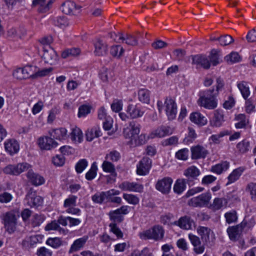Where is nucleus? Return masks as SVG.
<instances>
[{
  "instance_id": "3",
  "label": "nucleus",
  "mask_w": 256,
  "mask_h": 256,
  "mask_svg": "<svg viewBox=\"0 0 256 256\" xmlns=\"http://www.w3.org/2000/svg\"><path fill=\"white\" fill-rule=\"evenodd\" d=\"M18 217V212L14 210H10L4 214L2 222L8 234H12L16 231Z\"/></svg>"
},
{
  "instance_id": "10",
  "label": "nucleus",
  "mask_w": 256,
  "mask_h": 256,
  "mask_svg": "<svg viewBox=\"0 0 256 256\" xmlns=\"http://www.w3.org/2000/svg\"><path fill=\"white\" fill-rule=\"evenodd\" d=\"M44 54L42 58L46 63L54 64L58 61V55L56 51L50 46L42 47Z\"/></svg>"
},
{
  "instance_id": "21",
  "label": "nucleus",
  "mask_w": 256,
  "mask_h": 256,
  "mask_svg": "<svg viewBox=\"0 0 256 256\" xmlns=\"http://www.w3.org/2000/svg\"><path fill=\"white\" fill-rule=\"evenodd\" d=\"M119 187L123 190L141 192H142L144 186L142 184L136 182H122Z\"/></svg>"
},
{
  "instance_id": "18",
  "label": "nucleus",
  "mask_w": 256,
  "mask_h": 256,
  "mask_svg": "<svg viewBox=\"0 0 256 256\" xmlns=\"http://www.w3.org/2000/svg\"><path fill=\"white\" fill-rule=\"evenodd\" d=\"M192 158V160H198L204 158L208 154V151L203 146L197 145L191 147Z\"/></svg>"
},
{
  "instance_id": "5",
  "label": "nucleus",
  "mask_w": 256,
  "mask_h": 256,
  "mask_svg": "<svg viewBox=\"0 0 256 256\" xmlns=\"http://www.w3.org/2000/svg\"><path fill=\"white\" fill-rule=\"evenodd\" d=\"M31 166L28 163L23 162L16 165L9 164L4 168V172L6 174L18 176L22 172L28 170Z\"/></svg>"
},
{
  "instance_id": "33",
  "label": "nucleus",
  "mask_w": 256,
  "mask_h": 256,
  "mask_svg": "<svg viewBox=\"0 0 256 256\" xmlns=\"http://www.w3.org/2000/svg\"><path fill=\"white\" fill-rule=\"evenodd\" d=\"M244 169L242 168H238L234 170L228 176V182L226 184L228 186L230 184H232L240 178V176L243 172Z\"/></svg>"
},
{
  "instance_id": "43",
  "label": "nucleus",
  "mask_w": 256,
  "mask_h": 256,
  "mask_svg": "<svg viewBox=\"0 0 256 256\" xmlns=\"http://www.w3.org/2000/svg\"><path fill=\"white\" fill-rule=\"evenodd\" d=\"M226 222L228 224L236 222L238 220V216L235 210H232L226 212L224 214Z\"/></svg>"
},
{
  "instance_id": "48",
  "label": "nucleus",
  "mask_w": 256,
  "mask_h": 256,
  "mask_svg": "<svg viewBox=\"0 0 256 256\" xmlns=\"http://www.w3.org/2000/svg\"><path fill=\"white\" fill-rule=\"evenodd\" d=\"M13 76L18 80H23L28 78V75L26 74L24 68H18L13 72Z\"/></svg>"
},
{
  "instance_id": "59",
  "label": "nucleus",
  "mask_w": 256,
  "mask_h": 256,
  "mask_svg": "<svg viewBox=\"0 0 256 256\" xmlns=\"http://www.w3.org/2000/svg\"><path fill=\"white\" fill-rule=\"evenodd\" d=\"M188 150L187 148H183L179 150L176 154V157L179 160H186L188 158Z\"/></svg>"
},
{
  "instance_id": "30",
  "label": "nucleus",
  "mask_w": 256,
  "mask_h": 256,
  "mask_svg": "<svg viewBox=\"0 0 256 256\" xmlns=\"http://www.w3.org/2000/svg\"><path fill=\"white\" fill-rule=\"evenodd\" d=\"M190 118L192 122L201 126L206 124L208 122L206 118L198 112L192 113Z\"/></svg>"
},
{
  "instance_id": "32",
  "label": "nucleus",
  "mask_w": 256,
  "mask_h": 256,
  "mask_svg": "<svg viewBox=\"0 0 256 256\" xmlns=\"http://www.w3.org/2000/svg\"><path fill=\"white\" fill-rule=\"evenodd\" d=\"M188 237L192 244L194 247V252L197 254H201L203 252L204 248L200 246V242L199 238L192 234H189Z\"/></svg>"
},
{
  "instance_id": "54",
  "label": "nucleus",
  "mask_w": 256,
  "mask_h": 256,
  "mask_svg": "<svg viewBox=\"0 0 256 256\" xmlns=\"http://www.w3.org/2000/svg\"><path fill=\"white\" fill-rule=\"evenodd\" d=\"M208 59L210 60V63H212V64L214 66H216L220 62V56L217 52L214 50H212Z\"/></svg>"
},
{
  "instance_id": "55",
  "label": "nucleus",
  "mask_w": 256,
  "mask_h": 256,
  "mask_svg": "<svg viewBox=\"0 0 256 256\" xmlns=\"http://www.w3.org/2000/svg\"><path fill=\"white\" fill-rule=\"evenodd\" d=\"M236 119L238 122L235 124L236 128H242L246 126V116L244 114H240L236 116Z\"/></svg>"
},
{
  "instance_id": "17",
  "label": "nucleus",
  "mask_w": 256,
  "mask_h": 256,
  "mask_svg": "<svg viewBox=\"0 0 256 256\" xmlns=\"http://www.w3.org/2000/svg\"><path fill=\"white\" fill-rule=\"evenodd\" d=\"M26 177L29 182L34 186H39L43 184L45 180L43 176L38 174L35 173L30 168L28 170Z\"/></svg>"
},
{
  "instance_id": "42",
  "label": "nucleus",
  "mask_w": 256,
  "mask_h": 256,
  "mask_svg": "<svg viewBox=\"0 0 256 256\" xmlns=\"http://www.w3.org/2000/svg\"><path fill=\"white\" fill-rule=\"evenodd\" d=\"M80 50L78 48L66 49L62 53V57L66 58L70 56H77L80 54Z\"/></svg>"
},
{
  "instance_id": "36",
  "label": "nucleus",
  "mask_w": 256,
  "mask_h": 256,
  "mask_svg": "<svg viewBox=\"0 0 256 256\" xmlns=\"http://www.w3.org/2000/svg\"><path fill=\"white\" fill-rule=\"evenodd\" d=\"M230 164L226 161L222 162L212 168V171L217 174H220L223 172L226 171L229 168Z\"/></svg>"
},
{
  "instance_id": "58",
  "label": "nucleus",
  "mask_w": 256,
  "mask_h": 256,
  "mask_svg": "<svg viewBox=\"0 0 256 256\" xmlns=\"http://www.w3.org/2000/svg\"><path fill=\"white\" fill-rule=\"evenodd\" d=\"M78 197L76 196H70L68 198L64 200V208H69L75 206H76V200Z\"/></svg>"
},
{
  "instance_id": "52",
  "label": "nucleus",
  "mask_w": 256,
  "mask_h": 256,
  "mask_svg": "<svg viewBox=\"0 0 256 256\" xmlns=\"http://www.w3.org/2000/svg\"><path fill=\"white\" fill-rule=\"evenodd\" d=\"M91 106L88 105L83 104L80 106L78 108V117H85L86 115L90 113Z\"/></svg>"
},
{
  "instance_id": "39",
  "label": "nucleus",
  "mask_w": 256,
  "mask_h": 256,
  "mask_svg": "<svg viewBox=\"0 0 256 256\" xmlns=\"http://www.w3.org/2000/svg\"><path fill=\"white\" fill-rule=\"evenodd\" d=\"M124 52V49L120 45H115L111 46L110 49V54L116 58H120Z\"/></svg>"
},
{
  "instance_id": "6",
  "label": "nucleus",
  "mask_w": 256,
  "mask_h": 256,
  "mask_svg": "<svg viewBox=\"0 0 256 256\" xmlns=\"http://www.w3.org/2000/svg\"><path fill=\"white\" fill-rule=\"evenodd\" d=\"M200 174L199 169L194 166L188 168L184 172V175L186 177L184 179L190 186L194 184L195 180H198V177Z\"/></svg>"
},
{
  "instance_id": "4",
  "label": "nucleus",
  "mask_w": 256,
  "mask_h": 256,
  "mask_svg": "<svg viewBox=\"0 0 256 256\" xmlns=\"http://www.w3.org/2000/svg\"><path fill=\"white\" fill-rule=\"evenodd\" d=\"M140 129V124L136 121L132 120L129 122L126 128H124V136L126 138L132 142L133 140H135L139 134Z\"/></svg>"
},
{
  "instance_id": "23",
  "label": "nucleus",
  "mask_w": 256,
  "mask_h": 256,
  "mask_svg": "<svg viewBox=\"0 0 256 256\" xmlns=\"http://www.w3.org/2000/svg\"><path fill=\"white\" fill-rule=\"evenodd\" d=\"M106 194V202H110L120 204L122 202V198L120 197L116 196L120 194V192L115 189H111L105 192Z\"/></svg>"
},
{
  "instance_id": "63",
  "label": "nucleus",
  "mask_w": 256,
  "mask_h": 256,
  "mask_svg": "<svg viewBox=\"0 0 256 256\" xmlns=\"http://www.w3.org/2000/svg\"><path fill=\"white\" fill-rule=\"evenodd\" d=\"M65 162V158L63 155H57L52 158V162L56 166H61Z\"/></svg>"
},
{
  "instance_id": "57",
  "label": "nucleus",
  "mask_w": 256,
  "mask_h": 256,
  "mask_svg": "<svg viewBox=\"0 0 256 256\" xmlns=\"http://www.w3.org/2000/svg\"><path fill=\"white\" fill-rule=\"evenodd\" d=\"M88 163L86 159L80 160L76 164L75 168L78 173H81L88 166Z\"/></svg>"
},
{
  "instance_id": "25",
  "label": "nucleus",
  "mask_w": 256,
  "mask_h": 256,
  "mask_svg": "<svg viewBox=\"0 0 256 256\" xmlns=\"http://www.w3.org/2000/svg\"><path fill=\"white\" fill-rule=\"evenodd\" d=\"M172 132L173 130L170 126H162L152 134V138H163L166 136L172 134Z\"/></svg>"
},
{
  "instance_id": "8",
  "label": "nucleus",
  "mask_w": 256,
  "mask_h": 256,
  "mask_svg": "<svg viewBox=\"0 0 256 256\" xmlns=\"http://www.w3.org/2000/svg\"><path fill=\"white\" fill-rule=\"evenodd\" d=\"M164 105L168 120H174L177 113V106L174 100L170 98H167L165 100Z\"/></svg>"
},
{
  "instance_id": "45",
  "label": "nucleus",
  "mask_w": 256,
  "mask_h": 256,
  "mask_svg": "<svg viewBox=\"0 0 256 256\" xmlns=\"http://www.w3.org/2000/svg\"><path fill=\"white\" fill-rule=\"evenodd\" d=\"M70 138L72 140L80 142L82 138V133L81 130L77 127L73 128L70 132Z\"/></svg>"
},
{
  "instance_id": "31",
  "label": "nucleus",
  "mask_w": 256,
  "mask_h": 256,
  "mask_svg": "<svg viewBox=\"0 0 256 256\" xmlns=\"http://www.w3.org/2000/svg\"><path fill=\"white\" fill-rule=\"evenodd\" d=\"M50 134L54 138L62 140L67 138V130L64 128L54 129L50 132Z\"/></svg>"
},
{
  "instance_id": "20",
  "label": "nucleus",
  "mask_w": 256,
  "mask_h": 256,
  "mask_svg": "<svg viewBox=\"0 0 256 256\" xmlns=\"http://www.w3.org/2000/svg\"><path fill=\"white\" fill-rule=\"evenodd\" d=\"M4 149L10 156L17 154L20 150V146L18 142L14 139L7 140L4 142Z\"/></svg>"
},
{
  "instance_id": "49",
  "label": "nucleus",
  "mask_w": 256,
  "mask_h": 256,
  "mask_svg": "<svg viewBox=\"0 0 256 256\" xmlns=\"http://www.w3.org/2000/svg\"><path fill=\"white\" fill-rule=\"evenodd\" d=\"M97 166L96 162H94L90 170L86 173V178L88 180H91L95 178L96 176Z\"/></svg>"
},
{
  "instance_id": "11",
  "label": "nucleus",
  "mask_w": 256,
  "mask_h": 256,
  "mask_svg": "<svg viewBox=\"0 0 256 256\" xmlns=\"http://www.w3.org/2000/svg\"><path fill=\"white\" fill-rule=\"evenodd\" d=\"M126 112L131 118L136 119L142 117L145 110L139 104H130L127 107Z\"/></svg>"
},
{
  "instance_id": "2",
  "label": "nucleus",
  "mask_w": 256,
  "mask_h": 256,
  "mask_svg": "<svg viewBox=\"0 0 256 256\" xmlns=\"http://www.w3.org/2000/svg\"><path fill=\"white\" fill-rule=\"evenodd\" d=\"M164 234V230L163 228L160 225H155L148 230L140 232L139 236L142 240H152L156 242L162 240Z\"/></svg>"
},
{
  "instance_id": "15",
  "label": "nucleus",
  "mask_w": 256,
  "mask_h": 256,
  "mask_svg": "<svg viewBox=\"0 0 256 256\" xmlns=\"http://www.w3.org/2000/svg\"><path fill=\"white\" fill-rule=\"evenodd\" d=\"M54 0H33L32 6L38 7V12L40 13H45L51 8Z\"/></svg>"
},
{
  "instance_id": "14",
  "label": "nucleus",
  "mask_w": 256,
  "mask_h": 256,
  "mask_svg": "<svg viewBox=\"0 0 256 256\" xmlns=\"http://www.w3.org/2000/svg\"><path fill=\"white\" fill-rule=\"evenodd\" d=\"M172 182V180L170 178H164L157 182L156 188L163 194H168L170 191Z\"/></svg>"
},
{
  "instance_id": "60",
  "label": "nucleus",
  "mask_w": 256,
  "mask_h": 256,
  "mask_svg": "<svg viewBox=\"0 0 256 256\" xmlns=\"http://www.w3.org/2000/svg\"><path fill=\"white\" fill-rule=\"evenodd\" d=\"M178 142V138L176 136H172L164 140L162 144L164 146H168L176 145Z\"/></svg>"
},
{
  "instance_id": "56",
  "label": "nucleus",
  "mask_w": 256,
  "mask_h": 256,
  "mask_svg": "<svg viewBox=\"0 0 256 256\" xmlns=\"http://www.w3.org/2000/svg\"><path fill=\"white\" fill-rule=\"evenodd\" d=\"M218 40L221 46H226L230 44L234 40L230 35L226 34L218 38Z\"/></svg>"
},
{
  "instance_id": "50",
  "label": "nucleus",
  "mask_w": 256,
  "mask_h": 256,
  "mask_svg": "<svg viewBox=\"0 0 256 256\" xmlns=\"http://www.w3.org/2000/svg\"><path fill=\"white\" fill-rule=\"evenodd\" d=\"M105 196V192H97L92 196V200L95 203L101 204L106 202Z\"/></svg>"
},
{
  "instance_id": "41",
  "label": "nucleus",
  "mask_w": 256,
  "mask_h": 256,
  "mask_svg": "<svg viewBox=\"0 0 256 256\" xmlns=\"http://www.w3.org/2000/svg\"><path fill=\"white\" fill-rule=\"evenodd\" d=\"M246 190L250 193L252 200L256 202V182L248 183L246 186Z\"/></svg>"
},
{
  "instance_id": "35",
  "label": "nucleus",
  "mask_w": 256,
  "mask_h": 256,
  "mask_svg": "<svg viewBox=\"0 0 256 256\" xmlns=\"http://www.w3.org/2000/svg\"><path fill=\"white\" fill-rule=\"evenodd\" d=\"M138 98L140 102L144 104H149L150 101V92L146 88H142L138 92Z\"/></svg>"
},
{
  "instance_id": "62",
  "label": "nucleus",
  "mask_w": 256,
  "mask_h": 256,
  "mask_svg": "<svg viewBox=\"0 0 256 256\" xmlns=\"http://www.w3.org/2000/svg\"><path fill=\"white\" fill-rule=\"evenodd\" d=\"M110 228V231L115 234L118 238H122L123 236V234L121 230L117 226L116 224L110 223L109 225Z\"/></svg>"
},
{
  "instance_id": "19",
  "label": "nucleus",
  "mask_w": 256,
  "mask_h": 256,
  "mask_svg": "<svg viewBox=\"0 0 256 256\" xmlns=\"http://www.w3.org/2000/svg\"><path fill=\"white\" fill-rule=\"evenodd\" d=\"M173 224L178 226L180 228L188 230L192 228L194 222L190 216H184L180 217L178 220L174 222Z\"/></svg>"
},
{
  "instance_id": "53",
  "label": "nucleus",
  "mask_w": 256,
  "mask_h": 256,
  "mask_svg": "<svg viewBox=\"0 0 256 256\" xmlns=\"http://www.w3.org/2000/svg\"><path fill=\"white\" fill-rule=\"evenodd\" d=\"M125 42L128 45L135 46L138 44L137 38L132 34H126V36H124V39L122 40V42Z\"/></svg>"
},
{
  "instance_id": "22",
  "label": "nucleus",
  "mask_w": 256,
  "mask_h": 256,
  "mask_svg": "<svg viewBox=\"0 0 256 256\" xmlns=\"http://www.w3.org/2000/svg\"><path fill=\"white\" fill-rule=\"evenodd\" d=\"M94 54L96 56H104L108 53V46L103 40L98 39L94 43Z\"/></svg>"
},
{
  "instance_id": "1",
  "label": "nucleus",
  "mask_w": 256,
  "mask_h": 256,
  "mask_svg": "<svg viewBox=\"0 0 256 256\" xmlns=\"http://www.w3.org/2000/svg\"><path fill=\"white\" fill-rule=\"evenodd\" d=\"M214 88L201 92L198 100V104L208 110H214L217 107V92L214 93Z\"/></svg>"
},
{
  "instance_id": "7",
  "label": "nucleus",
  "mask_w": 256,
  "mask_h": 256,
  "mask_svg": "<svg viewBox=\"0 0 256 256\" xmlns=\"http://www.w3.org/2000/svg\"><path fill=\"white\" fill-rule=\"evenodd\" d=\"M211 198V194L206 192L201 194L198 196L194 197L188 201V204L194 207H202L208 206Z\"/></svg>"
},
{
  "instance_id": "28",
  "label": "nucleus",
  "mask_w": 256,
  "mask_h": 256,
  "mask_svg": "<svg viewBox=\"0 0 256 256\" xmlns=\"http://www.w3.org/2000/svg\"><path fill=\"white\" fill-rule=\"evenodd\" d=\"M88 237L84 236L75 240L72 244L68 252L70 254L78 251L83 248L88 240Z\"/></svg>"
},
{
  "instance_id": "26",
  "label": "nucleus",
  "mask_w": 256,
  "mask_h": 256,
  "mask_svg": "<svg viewBox=\"0 0 256 256\" xmlns=\"http://www.w3.org/2000/svg\"><path fill=\"white\" fill-rule=\"evenodd\" d=\"M224 122V114L222 110H216L214 111V116L210 121L212 126L215 127L220 126Z\"/></svg>"
},
{
  "instance_id": "27",
  "label": "nucleus",
  "mask_w": 256,
  "mask_h": 256,
  "mask_svg": "<svg viewBox=\"0 0 256 256\" xmlns=\"http://www.w3.org/2000/svg\"><path fill=\"white\" fill-rule=\"evenodd\" d=\"M227 203L228 202L226 198H216L214 200L212 203L209 205L208 208L216 212L226 207Z\"/></svg>"
},
{
  "instance_id": "12",
  "label": "nucleus",
  "mask_w": 256,
  "mask_h": 256,
  "mask_svg": "<svg viewBox=\"0 0 256 256\" xmlns=\"http://www.w3.org/2000/svg\"><path fill=\"white\" fill-rule=\"evenodd\" d=\"M192 64L208 70L210 68V63L208 58L206 55L196 54L192 56Z\"/></svg>"
},
{
  "instance_id": "46",
  "label": "nucleus",
  "mask_w": 256,
  "mask_h": 256,
  "mask_svg": "<svg viewBox=\"0 0 256 256\" xmlns=\"http://www.w3.org/2000/svg\"><path fill=\"white\" fill-rule=\"evenodd\" d=\"M197 231L202 240L206 241L209 239V236L211 231L209 228L205 226H199Z\"/></svg>"
},
{
  "instance_id": "29",
  "label": "nucleus",
  "mask_w": 256,
  "mask_h": 256,
  "mask_svg": "<svg viewBox=\"0 0 256 256\" xmlns=\"http://www.w3.org/2000/svg\"><path fill=\"white\" fill-rule=\"evenodd\" d=\"M243 229V224H238L236 226L229 227L227 229V232L232 240H236L240 234V232Z\"/></svg>"
},
{
  "instance_id": "38",
  "label": "nucleus",
  "mask_w": 256,
  "mask_h": 256,
  "mask_svg": "<svg viewBox=\"0 0 256 256\" xmlns=\"http://www.w3.org/2000/svg\"><path fill=\"white\" fill-rule=\"evenodd\" d=\"M236 148L242 154L247 152L251 148L250 142L246 140L238 142L236 145Z\"/></svg>"
},
{
  "instance_id": "34",
  "label": "nucleus",
  "mask_w": 256,
  "mask_h": 256,
  "mask_svg": "<svg viewBox=\"0 0 256 256\" xmlns=\"http://www.w3.org/2000/svg\"><path fill=\"white\" fill-rule=\"evenodd\" d=\"M237 86L240 90L243 98L244 100H246L250 94L248 83L245 81H242L238 83Z\"/></svg>"
},
{
  "instance_id": "47",
  "label": "nucleus",
  "mask_w": 256,
  "mask_h": 256,
  "mask_svg": "<svg viewBox=\"0 0 256 256\" xmlns=\"http://www.w3.org/2000/svg\"><path fill=\"white\" fill-rule=\"evenodd\" d=\"M123 198L128 203L130 204L136 205L139 203V198L135 195L124 194Z\"/></svg>"
},
{
  "instance_id": "13",
  "label": "nucleus",
  "mask_w": 256,
  "mask_h": 256,
  "mask_svg": "<svg viewBox=\"0 0 256 256\" xmlns=\"http://www.w3.org/2000/svg\"><path fill=\"white\" fill-rule=\"evenodd\" d=\"M38 144L42 150H50L56 148L58 144L52 138L48 136L40 138L38 140Z\"/></svg>"
},
{
  "instance_id": "40",
  "label": "nucleus",
  "mask_w": 256,
  "mask_h": 256,
  "mask_svg": "<svg viewBox=\"0 0 256 256\" xmlns=\"http://www.w3.org/2000/svg\"><path fill=\"white\" fill-rule=\"evenodd\" d=\"M224 60L228 64H232L240 62L241 58L238 52H232L224 58Z\"/></svg>"
},
{
  "instance_id": "64",
  "label": "nucleus",
  "mask_w": 256,
  "mask_h": 256,
  "mask_svg": "<svg viewBox=\"0 0 256 256\" xmlns=\"http://www.w3.org/2000/svg\"><path fill=\"white\" fill-rule=\"evenodd\" d=\"M38 256H52V252L45 247H41L37 250Z\"/></svg>"
},
{
  "instance_id": "61",
  "label": "nucleus",
  "mask_w": 256,
  "mask_h": 256,
  "mask_svg": "<svg viewBox=\"0 0 256 256\" xmlns=\"http://www.w3.org/2000/svg\"><path fill=\"white\" fill-rule=\"evenodd\" d=\"M122 102L121 100H116L111 104V108L114 112H119L122 108Z\"/></svg>"
},
{
  "instance_id": "24",
  "label": "nucleus",
  "mask_w": 256,
  "mask_h": 256,
  "mask_svg": "<svg viewBox=\"0 0 256 256\" xmlns=\"http://www.w3.org/2000/svg\"><path fill=\"white\" fill-rule=\"evenodd\" d=\"M26 199L28 205L30 207L38 206L42 203V198L37 196L35 192H29L26 196Z\"/></svg>"
},
{
  "instance_id": "51",
  "label": "nucleus",
  "mask_w": 256,
  "mask_h": 256,
  "mask_svg": "<svg viewBox=\"0 0 256 256\" xmlns=\"http://www.w3.org/2000/svg\"><path fill=\"white\" fill-rule=\"evenodd\" d=\"M46 244L54 248H57L62 244V241L58 238H50L47 240Z\"/></svg>"
},
{
  "instance_id": "37",
  "label": "nucleus",
  "mask_w": 256,
  "mask_h": 256,
  "mask_svg": "<svg viewBox=\"0 0 256 256\" xmlns=\"http://www.w3.org/2000/svg\"><path fill=\"white\" fill-rule=\"evenodd\" d=\"M186 184L187 182L184 178L178 179L174 186V192L178 194H181L186 189Z\"/></svg>"
},
{
  "instance_id": "44",
  "label": "nucleus",
  "mask_w": 256,
  "mask_h": 256,
  "mask_svg": "<svg viewBox=\"0 0 256 256\" xmlns=\"http://www.w3.org/2000/svg\"><path fill=\"white\" fill-rule=\"evenodd\" d=\"M108 215L112 223H120L124 220V216L116 210L110 212Z\"/></svg>"
},
{
  "instance_id": "9",
  "label": "nucleus",
  "mask_w": 256,
  "mask_h": 256,
  "mask_svg": "<svg viewBox=\"0 0 256 256\" xmlns=\"http://www.w3.org/2000/svg\"><path fill=\"white\" fill-rule=\"evenodd\" d=\"M152 165V160L144 156L137 164L136 172L138 175L144 176L149 172Z\"/></svg>"
},
{
  "instance_id": "16",
  "label": "nucleus",
  "mask_w": 256,
  "mask_h": 256,
  "mask_svg": "<svg viewBox=\"0 0 256 256\" xmlns=\"http://www.w3.org/2000/svg\"><path fill=\"white\" fill-rule=\"evenodd\" d=\"M80 6H76L74 2L70 0L63 2L61 6L62 12L66 14H76L80 12Z\"/></svg>"
}]
</instances>
